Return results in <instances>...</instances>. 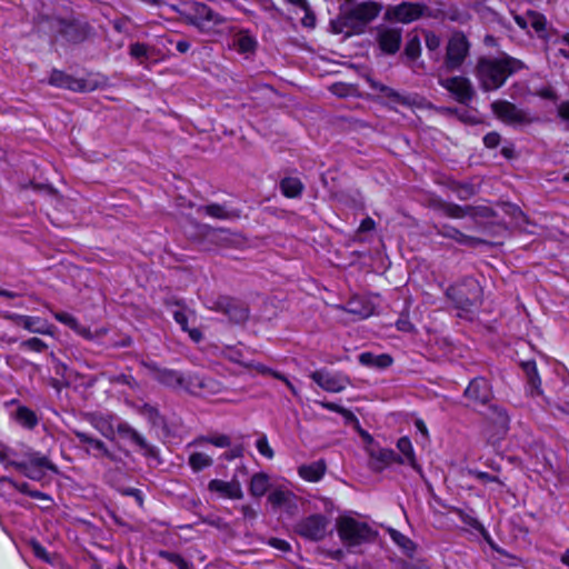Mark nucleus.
<instances>
[{
  "label": "nucleus",
  "instance_id": "0eeeda50",
  "mask_svg": "<svg viewBox=\"0 0 569 569\" xmlns=\"http://www.w3.org/2000/svg\"><path fill=\"white\" fill-rule=\"evenodd\" d=\"M48 83L73 92H90L98 87L97 82L92 80L74 78L58 69L51 71Z\"/></svg>",
  "mask_w": 569,
  "mask_h": 569
},
{
  "label": "nucleus",
  "instance_id": "c03bdc74",
  "mask_svg": "<svg viewBox=\"0 0 569 569\" xmlns=\"http://www.w3.org/2000/svg\"><path fill=\"white\" fill-rule=\"evenodd\" d=\"M425 42L426 47L430 52H436L437 56H439V48L441 46V39L439 36H437L432 31H426L425 32ZM436 60H438V57H436Z\"/></svg>",
  "mask_w": 569,
  "mask_h": 569
},
{
  "label": "nucleus",
  "instance_id": "7ed1b4c3",
  "mask_svg": "<svg viewBox=\"0 0 569 569\" xmlns=\"http://www.w3.org/2000/svg\"><path fill=\"white\" fill-rule=\"evenodd\" d=\"M337 531L340 540L348 548L373 542L378 536V532L368 523L352 517H340L337 520Z\"/></svg>",
  "mask_w": 569,
  "mask_h": 569
},
{
  "label": "nucleus",
  "instance_id": "e433bc0d",
  "mask_svg": "<svg viewBox=\"0 0 569 569\" xmlns=\"http://www.w3.org/2000/svg\"><path fill=\"white\" fill-rule=\"evenodd\" d=\"M27 465H30L32 467H40L44 468L47 470H50L54 473L58 472V468L54 463L50 461V459L47 456H42L39 452H29L28 453V461Z\"/></svg>",
  "mask_w": 569,
  "mask_h": 569
},
{
  "label": "nucleus",
  "instance_id": "f3484780",
  "mask_svg": "<svg viewBox=\"0 0 569 569\" xmlns=\"http://www.w3.org/2000/svg\"><path fill=\"white\" fill-rule=\"evenodd\" d=\"M423 7L419 3L402 2L398 6L388 8L386 17L402 23H410L422 16Z\"/></svg>",
  "mask_w": 569,
  "mask_h": 569
},
{
  "label": "nucleus",
  "instance_id": "423d86ee",
  "mask_svg": "<svg viewBox=\"0 0 569 569\" xmlns=\"http://www.w3.org/2000/svg\"><path fill=\"white\" fill-rule=\"evenodd\" d=\"M470 42L462 31H455L446 46L445 67L448 71L461 68L469 56Z\"/></svg>",
  "mask_w": 569,
  "mask_h": 569
},
{
  "label": "nucleus",
  "instance_id": "f8f14e48",
  "mask_svg": "<svg viewBox=\"0 0 569 569\" xmlns=\"http://www.w3.org/2000/svg\"><path fill=\"white\" fill-rule=\"evenodd\" d=\"M199 231L204 238L218 246L237 248L243 243V238L240 233L231 232L224 228L200 224Z\"/></svg>",
  "mask_w": 569,
  "mask_h": 569
},
{
  "label": "nucleus",
  "instance_id": "603ef678",
  "mask_svg": "<svg viewBox=\"0 0 569 569\" xmlns=\"http://www.w3.org/2000/svg\"><path fill=\"white\" fill-rule=\"evenodd\" d=\"M320 406L329 411H332V412H337V413H340L347 418H355L353 413L349 410H347L346 408L337 405V403H333V402H319Z\"/></svg>",
  "mask_w": 569,
  "mask_h": 569
},
{
  "label": "nucleus",
  "instance_id": "ea45409f",
  "mask_svg": "<svg viewBox=\"0 0 569 569\" xmlns=\"http://www.w3.org/2000/svg\"><path fill=\"white\" fill-rule=\"evenodd\" d=\"M159 557L176 565L178 569H193V565L176 552L161 550Z\"/></svg>",
  "mask_w": 569,
  "mask_h": 569
},
{
  "label": "nucleus",
  "instance_id": "774afa93",
  "mask_svg": "<svg viewBox=\"0 0 569 569\" xmlns=\"http://www.w3.org/2000/svg\"><path fill=\"white\" fill-rule=\"evenodd\" d=\"M173 319L176 320L177 323L180 325V327L183 331L188 330V317L183 310H180V309L174 310Z\"/></svg>",
  "mask_w": 569,
  "mask_h": 569
},
{
  "label": "nucleus",
  "instance_id": "bb28decb",
  "mask_svg": "<svg viewBox=\"0 0 569 569\" xmlns=\"http://www.w3.org/2000/svg\"><path fill=\"white\" fill-rule=\"evenodd\" d=\"M358 360L362 366L376 369H386L393 362L392 357L388 353L376 355L369 351L360 353Z\"/></svg>",
  "mask_w": 569,
  "mask_h": 569
},
{
  "label": "nucleus",
  "instance_id": "79ce46f5",
  "mask_svg": "<svg viewBox=\"0 0 569 569\" xmlns=\"http://www.w3.org/2000/svg\"><path fill=\"white\" fill-rule=\"evenodd\" d=\"M149 51V46L141 42L131 43L129 47V54L133 59L139 60L140 63H142L143 59H148L150 57Z\"/></svg>",
  "mask_w": 569,
  "mask_h": 569
},
{
  "label": "nucleus",
  "instance_id": "412c9836",
  "mask_svg": "<svg viewBox=\"0 0 569 569\" xmlns=\"http://www.w3.org/2000/svg\"><path fill=\"white\" fill-rule=\"evenodd\" d=\"M433 230L436 234L441 236L443 238L452 239L459 244L473 247L481 242L480 239L465 234L457 228L450 224H435Z\"/></svg>",
  "mask_w": 569,
  "mask_h": 569
},
{
  "label": "nucleus",
  "instance_id": "8fccbe9b",
  "mask_svg": "<svg viewBox=\"0 0 569 569\" xmlns=\"http://www.w3.org/2000/svg\"><path fill=\"white\" fill-rule=\"evenodd\" d=\"M202 441L211 443L219 448H227L231 445L230 438L226 435L207 437V438H203Z\"/></svg>",
  "mask_w": 569,
  "mask_h": 569
},
{
  "label": "nucleus",
  "instance_id": "49530a36",
  "mask_svg": "<svg viewBox=\"0 0 569 569\" xmlns=\"http://www.w3.org/2000/svg\"><path fill=\"white\" fill-rule=\"evenodd\" d=\"M21 348L29 349L36 352H42L48 348V345L39 338H30L21 342Z\"/></svg>",
  "mask_w": 569,
  "mask_h": 569
},
{
  "label": "nucleus",
  "instance_id": "473e14b6",
  "mask_svg": "<svg viewBox=\"0 0 569 569\" xmlns=\"http://www.w3.org/2000/svg\"><path fill=\"white\" fill-rule=\"evenodd\" d=\"M56 320L59 322L68 326L70 329H72L78 335L84 337V338H91V332L89 328L83 327L79 323V321L70 313L68 312H52Z\"/></svg>",
  "mask_w": 569,
  "mask_h": 569
},
{
  "label": "nucleus",
  "instance_id": "864d4df0",
  "mask_svg": "<svg viewBox=\"0 0 569 569\" xmlns=\"http://www.w3.org/2000/svg\"><path fill=\"white\" fill-rule=\"evenodd\" d=\"M556 44L558 47V53L569 59V33L563 34L560 39L556 41Z\"/></svg>",
  "mask_w": 569,
  "mask_h": 569
},
{
  "label": "nucleus",
  "instance_id": "4c0bfd02",
  "mask_svg": "<svg viewBox=\"0 0 569 569\" xmlns=\"http://www.w3.org/2000/svg\"><path fill=\"white\" fill-rule=\"evenodd\" d=\"M188 462L194 472H199L204 468L210 467L213 463V460L210 456L203 452H193L190 455Z\"/></svg>",
  "mask_w": 569,
  "mask_h": 569
},
{
  "label": "nucleus",
  "instance_id": "5701e85b",
  "mask_svg": "<svg viewBox=\"0 0 569 569\" xmlns=\"http://www.w3.org/2000/svg\"><path fill=\"white\" fill-rule=\"evenodd\" d=\"M230 46L239 53L248 54L256 51L258 41L249 30L240 29L232 34Z\"/></svg>",
  "mask_w": 569,
  "mask_h": 569
},
{
  "label": "nucleus",
  "instance_id": "2eb2a0df",
  "mask_svg": "<svg viewBox=\"0 0 569 569\" xmlns=\"http://www.w3.org/2000/svg\"><path fill=\"white\" fill-rule=\"evenodd\" d=\"M439 84L452 93L456 100L462 104H468L475 96L470 80L465 77L440 79Z\"/></svg>",
  "mask_w": 569,
  "mask_h": 569
},
{
  "label": "nucleus",
  "instance_id": "dca6fc26",
  "mask_svg": "<svg viewBox=\"0 0 569 569\" xmlns=\"http://www.w3.org/2000/svg\"><path fill=\"white\" fill-rule=\"evenodd\" d=\"M143 366L148 369L152 379L157 380L159 383L169 388L184 389L187 377L181 372L173 369L160 368L154 362L143 363Z\"/></svg>",
  "mask_w": 569,
  "mask_h": 569
},
{
  "label": "nucleus",
  "instance_id": "6ab92c4d",
  "mask_svg": "<svg viewBox=\"0 0 569 569\" xmlns=\"http://www.w3.org/2000/svg\"><path fill=\"white\" fill-rule=\"evenodd\" d=\"M117 432L120 437L130 439L136 446L143 450V455L149 458L158 459L159 450L147 442L133 427L126 421H120L117 425Z\"/></svg>",
  "mask_w": 569,
  "mask_h": 569
},
{
  "label": "nucleus",
  "instance_id": "680f3d73",
  "mask_svg": "<svg viewBox=\"0 0 569 569\" xmlns=\"http://www.w3.org/2000/svg\"><path fill=\"white\" fill-rule=\"evenodd\" d=\"M268 545L282 552H288L291 549L290 543L280 538H270Z\"/></svg>",
  "mask_w": 569,
  "mask_h": 569
},
{
  "label": "nucleus",
  "instance_id": "2f4dec72",
  "mask_svg": "<svg viewBox=\"0 0 569 569\" xmlns=\"http://www.w3.org/2000/svg\"><path fill=\"white\" fill-rule=\"evenodd\" d=\"M279 187L282 194L287 198H299L305 190L302 181L296 177L283 178Z\"/></svg>",
  "mask_w": 569,
  "mask_h": 569
},
{
  "label": "nucleus",
  "instance_id": "6e6d98bb",
  "mask_svg": "<svg viewBox=\"0 0 569 569\" xmlns=\"http://www.w3.org/2000/svg\"><path fill=\"white\" fill-rule=\"evenodd\" d=\"M30 547L37 558L49 562V555L46 548L40 542L32 540L30 542Z\"/></svg>",
  "mask_w": 569,
  "mask_h": 569
},
{
  "label": "nucleus",
  "instance_id": "69168bd1",
  "mask_svg": "<svg viewBox=\"0 0 569 569\" xmlns=\"http://www.w3.org/2000/svg\"><path fill=\"white\" fill-rule=\"evenodd\" d=\"M94 427L107 438H112L113 427L106 420H99Z\"/></svg>",
  "mask_w": 569,
  "mask_h": 569
},
{
  "label": "nucleus",
  "instance_id": "f03ea898",
  "mask_svg": "<svg viewBox=\"0 0 569 569\" xmlns=\"http://www.w3.org/2000/svg\"><path fill=\"white\" fill-rule=\"evenodd\" d=\"M525 67L521 60L508 54L499 58L481 57L476 66V77L483 91H492L501 88L510 76Z\"/></svg>",
  "mask_w": 569,
  "mask_h": 569
},
{
  "label": "nucleus",
  "instance_id": "c9c22d12",
  "mask_svg": "<svg viewBox=\"0 0 569 569\" xmlns=\"http://www.w3.org/2000/svg\"><path fill=\"white\" fill-rule=\"evenodd\" d=\"M10 465L22 472L26 477L34 481H40L46 476L44 468L32 467L26 462L18 461H10Z\"/></svg>",
  "mask_w": 569,
  "mask_h": 569
},
{
  "label": "nucleus",
  "instance_id": "f704fd0d",
  "mask_svg": "<svg viewBox=\"0 0 569 569\" xmlns=\"http://www.w3.org/2000/svg\"><path fill=\"white\" fill-rule=\"evenodd\" d=\"M269 477L263 472L254 473L251 478L249 491L253 497H262L269 489Z\"/></svg>",
  "mask_w": 569,
  "mask_h": 569
},
{
  "label": "nucleus",
  "instance_id": "9b49d317",
  "mask_svg": "<svg viewBox=\"0 0 569 569\" xmlns=\"http://www.w3.org/2000/svg\"><path fill=\"white\" fill-rule=\"evenodd\" d=\"M184 389L197 396H213L222 391V383L211 377L200 376L198 373H189Z\"/></svg>",
  "mask_w": 569,
  "mask_h": 569
},
{
  "label": "nucleus",
  "instance_id": "a19ab883",
  "mask_svg": "<svg viewBox=\"0 0 569 569\" xmlns=\"http://www.w3.org/2000/svg\"><path fill=\"white\" fill-rule=\"evenodd\" d=\"M421 53L420 39L417 34L409 38L405 47V54L410 60H416Z\"/></svg>",
  "mask_w": 569,
  "mask_h": 569
},
{
  "label": "nucleus",
  "instance_id": "1a4fd4ad",
  "mask_svg": "<svg viewBox=\"0 0 569 569\" xmlns=\"http://www.w3.org/2000/svg\"><path fill=\"white\" fill-rule=\"evenodd\" d=\"M54 30L70 43L83 42L91 33L89 23L76 19H58L53 24Z\"/></svg>",
  "mask_w": 569,
  "mask_h": 569
},
{
  "label": "nucleus",
  "instance_id": "0e129e2a",
  "mask_svg": "<svg viewBox=\"0 0 569 569\" xmlns=\"http://www.w3.org/2000/svg\"><path fill=\"white\" fill-rule=\"evenodd\" d=\"M530 21L532 28L539 32L546 29V18L539 13H531Z\"/></svg>",
  "mask_w": 569,
  "mask_h": 569
},
{
  "label": "nucleus",
  "instance_id": "c756f323",
  "mask_svg": "<svg viewBox=\"0 0 569 569\" xmlns=\"http://www.w3.org/2000/svg\"><path fill=\"white\" fill-rule=\"evenodd\" d=\"M21 327L32 333L53 335V326L40 317L27 316Z\"/></svg>",
  "mask_w": 569,
  "mask_h": 569
},
{
  "label": "nucleus",
  "instance_id": "37998d69",
  "mask_svg": "<svg viewBox=\"0 0 569 569\" xmlns=\"http://www.w3.org/2000/svg\"><path fill=\"white\" fill-rule=\"evenodd\" d=\"M222 355L229 361L246 367L247 361H244L243 352L240 349H238L236 347L227 346L223 348Z\"/></svg>",
  "mask_w": 569,
  "mask_h": 569
},
{
  "label": "nucleus",
  "instance_id": "f257e3e1",
  "mask_svg": "<svg viewBox=\"0 0 569 569\" xmlns=\"http://www.w3.org/2000/svg\"><path fill=\"white\" fill-rule=\"evenodd\" d=\"M381 6L375 1L357 3L348 0L340 7L338 17L330 21V29L336 34L361 33L366 26L379 16Z\"/></svg>",
  "mask_w": 569,
  "mask_h": 569
},
{
  "label": "nucleus",
  "instance_id": "a211bd4d",
  "mask_svg": "<svg viewBox=\"0 0 569 569\" xmlns=\"http://www.w3.org/2000/svg\"><path fill=\"white\" fill-rule=\"evenodd\" d=\"M377 42L383 53L395 54L399 51L402 42V30L400 28L382 27L377 32Z\"/></svg>",
  "mask_w": 569,
  "mask_h": 569
},
{
  "label": "nucleus",
  "instance_id": "bf43d9fd",
  "mask_svg": "<svg viewBox=\"0 0 569 569\" xmlns=\"http://www.w3.org/2000/svg\"><path fill=\"white\" fill-rule=\"evenodd\" d=\"M458 513L463 523L470 526L476 530L482 529V525L475 517L463 512L462 510H458Z\"/></svg>",
  "mask_w": 569,
  "mask_h": 569
},
{
  "label": "nucleus",
  "instance_id": "9d476101",
  "mask_svg": "<svg viewBox=\"0 0 569 569\" xmlns=\"http://www.w3.org/2000/svg\"><path fill=\"white\" fill-rule=\"evenodd\" d=\"M310 378L323 390L328 392H341L347 386L351 385L348 376L341 372H330L327 369L316 370L310 373Z\"/></svg>",
  "mask_w": 569,
  "mask_h": 569
},
{
  "label": "nucleus",
  "instance_id": "7c9ffc66",
  "mask_svg": "<svg viewBox=\"0 0 569 569\" xmlns=\"http://www.w3.org/2000/svg\"><path fill=\"white\" fill-rule=\"evenodd\" d=\"M397 448L402 453V459L405 460V463L410 465L412 469L421 473L422 469L416 460L413 447L410 439L408 437H401L397 441Z\"/></svg>",
  "mask_w": 569,
  "mask_h": 569
},
{
  "label": "nucleus",
  "instance_id": "5fc2aeb1",
  "mask_svg": "<svg viewBox=\"0 0 569 569\" xmlns=\"http://www.w3.org/2000/svg\"><path fill=\"white\" fill-rule=\"evenodd\" d=\"M248 369H253L260 375H270L273 377V373H279L278 371L272 370L271 368L254 361H247L246 367Z\"/></svg>",
  "mask_w": 569,
  "mask_h": 569
},
{
  "label": "nucleus",
  "instance_id": "393cba45",
  "mask_svg": "<svg viewBox=\"0 0 569 569\" xmlns=\"http://www.w3.org/2000/svg\"><path fill=\"white\" fill-rule=\"evenodd\" d=\"M369 456L379 463L378 468L382 469L391 463L403 465L405 460L401 456L397 455L392 449L381 448L378 445L369 446L367 448Z\"/></svg>",
  "mask_w": 569,
  "mask_h": 569
},
{
  "label": "nucleus",
  "instance_id": "a18cd8bd",
  "mask_svg": "<svg viewBox=\"0 0 569 569\" xmlns=\"http://www.w3.org/2000/svg\"><path fill=\"white\" fill-rule=\"evenodd\" d=\"M391 537L393 541L400 546L406 552L411 553L415 550V543L405 535L392 530Z\"/></svg>",
  "mask_w": 569,
  "mask_h": 569
},
{
  "label": "nucleus",
  "instance_id": "39448f33",
  "mask_svg": "<svg viewBox=\"0 0 569 569\" xmlns=\"http://www.w3.org/2000/svg\"><path fill=\"white\" fill-rule=\"evenodd\" d=\"M491 110L500 121L513 127L528 126L537 120L527 109L519 108L507 100L493 101Z\"/></svg>",
  "mask_w": 569,
  "mask_h": 569
},
{
  "label": "nucleus",
  "instance_id": "6e6552de",
  "mask_svg": "<svg viewBox=\"0 0 569 569\" xmlns=\"http://www.w3.org/2000/svg\"><path fill=\"white\" fill-rule=\"evenodd\" d=\"M328 519L322 515H311L296 525V532L310 541L322 540L328 531Z\"/></svg>",
  "mask_w": 569,
  "mask_h": 569
},
{
  "label": "nucleus",
  "instance_id": "052dcab7",
  "mask_svg": "<svg viewBox=\"0 0 569 569\" xmlns=\"http://www.w3.org/2000/svg\"><path fill=\"white\" fill-rule=\"evenodd\" d=\"M558 117L566 122V129L569 130V101H562L557 108Z\"/></svg>",
  "mask_w": 569,
  "mask_h": 569
},
{
  "label": "nucleus",
  "instance_id": "e2e57ef3",
  "mask_svg": "<svg viewBox=\"0 0 569 569\" xmlns=\"http://www.w3.org/2000/svg\"><path fill=\"white\" fill-rule=\"evenodd\" d=\"M120 492L123 496L133 497L140 507L143 506V496H142L141 490H139L137 488H123V489H120Z\"/></svg>",
  "mask_w": 569,
  "mask_h": 569
},
{
  "label": "nucleus",
  "instance_id": "cd10ccee",
  "mask_svg": "<svg viewBox=\"0 0 569 569\" xmlns=\"http://www.w3.org/2000/svg\"><path fill=\"white\" fill-rule=\"evenodd\" d=\"M327 466L325 460L320 459L298 468L299 476L310 482L319 481L326 472Z\"/></svg>",
  "mask_w": 569,
  "mask_h": 569
},
{
  "label": "nucleus",
  "instance_id": "ddd939ff",
  "mask_svg": "<svg viewBox=\"0 0 569 569\" xmlns=\"http://www.w3.org/2000/svg\"><path fill=\"white\" fill-rule=\"evenodd\" d=\"M213 309L224 313L231 321L236 323H242L249 317V309L247 306L243 302L228 296L219 297L213 302Z\"/></svg>",
  "mask_w": 569,
  "mask_h": 569
},
{
  "label": "nucleus",
  "instance_id": "4468645a",
  "mask_svg": "<svg viewBox=\"0 0 569 569\" xmlns=\"http://www.w3.org/2000/svg\"><path fill=\"white\" fill-rule=\"evenodd\" d=\"M463 396L469 401L468 406L478 407L490 402L492 391L487 379L477 377L469 382Z\"/></svg>",
  "mask_w": 569,
  "mask_h": 569
},
{
  "label": "nucleus",
  "instance_id": "4d7b16f0",
  "mask_svg": "<svg viewBox=\"0 0 569 569\" xmlns=\"http://www.w3.org/2000/svg\"><path fill=\"white\" fill-rule=\"evenodd\" d=\"M1 481L8 482L10 486H12L19 492L24 493L27 496H29V492H31V489H30V486L28 482H17L16 480H13L9 477H3L1 479Z\"/></svg>",
  "mask_w": 569,
  "mask_h": 569
},
{
  "label": "nucleus",
  "instance_id": "72a5a7b5",
  "mask_svg": "<svg viewBox=\"0 0 569 569\" xmlns=\"http://www.w3.org/2000/svg\"><path fill=\"white\" fill-rule=\"evenodd\" d=\"M523 371L526 372L528 383L530 386V393L541 395V379L538 375L537 366L535 361H526L522 363Z\"/></svg>",
  "mask_w": 569,
  "mask_h": 569
},
{
  "label": "nucleus",
  "instance_id": "20e7f679",
  "mask_svg": "<svg viewBox=\"0 0 569 569\" xmlns=\"http://www.w3.org/2000/svg\"><path fill=\"white\" fill-rule=\"evenodd\" d=\"M446 296L455 303L456 308L469 311L472 307L481 303L482 289L476 279L467 277L450 286Z\"/></svg>",
  "mask_w": 569,
  "mask_h": 569
},
{
  "label": "nucleus",
  "instance_id": "338daca9",
  "mask_svg": "<svg viewBox=\"0 0 569 569\" xmlns=\"http://www.w3.org/2000/svg\"><path fill=\"white\" fill-rule=\"evenodd\" d=\"M500 142V134L498 132H489L483 137V143L487 148H496Z\"/></svg>",
  "mask_w": 569,
  "mask_h": 569
},
{
  "label": "nucleus",
  "instance_id": "c85d7f7f",
  "mask_svg": "<svg viewBox=\"0 0 569 569\" xmlns=\"http://www.w3.org/2000/svg\"><path fill=\"white\" fill-rule=\"evenodd\" d=\"M12 418L18 425L28 430L34 429L39 423L37 413L26 406H19L12 413Z\"/></svg>",
  "mask_w": 569,
  "mask_h": 569
},
{
  "label": "nucleus",
  "instance_id": "3c124183",
  "mask_svg": "<svg viewBox=\"0 0 569 569\" xmlns=\"http://www.w3.org/2000/svg\"><path fill=\"white\" fill-rule=\"evenodd\" d=\"M268 500L273 507H280L287 502L288 493L281 490H274L269 495Z\"/></svg>",
  "mask_w": 569,
  "mask_h": 569
},
{
  "label": "nucleus",
  "instance_id": "b1692460",
  "mask_svg": "<svg viewBox=\"0 0 569 569\" xmlns=\"http://www.w3.org/2000/svg\"><path fill=\"white\" fill-rule=\"evenodd\" d=\"M208 489L211 492H217L223 498L241 499L243 493L241 486L238 481H223L220 479H213L208 483Z\"/></svg>",
  "mask_w": 569,
  "mask_h": 569
},
{
  "label": "nucleus",
  "instance_id": "09e8293b",
  "mask_svg": "<svg viewBox=\"0 0 569 569\" xmlns=\"http://www.w3.org/2000/svg\"><path fill=\"white\" fill-rule=\"evenodd\" d=\"M256 447L258 449V451L260 452V455L264 456L266 458L268 459H272L273 456H274V452L273 450L270 448L269 443H268V439L266 436H262L260 437L257 442H256Z\"/></svg>",
  "mask_w": 569,
  "mask_h": 569
},
{
  "label": "nucleus",
  "instance_id": "de8ad7c7",
  "mask_svg": "<svg viewBox=\"0 0 569 569\" xmlns=\"http://www.w3.org/2000/svg\"><path fill=\"white\" fill-rule=\"evenodd\" d=\"M453 190L460 200H468L476 194V189L471 183H459Z\"/></svg>",
  "mask_w": 569,
  "mask_h": 569
},
{
  "label": "nucleus",
  "instance_id": "a878e982",
  "mask_svg": "<svg viewBox=\"0 0 569 569\" xmlns=\"http://www.w3.org/2000/svg\"><path fill=\"white\" fill-rule=\"evenodd\" d=\"M433 208L445 214L446 217L453 219H461L467 216H475V208L471 206H459L457 203L447 202L443 200H437L433 203Z\"/></svg>",
  "mask_w": 569,
  "mask_h": 569
},
{
  "label": "nucleus",
  "instance_id": "13d9d810",
  "mask_svg": "<svg viewBox=\"0 0 569 569\" xmlns=\"http://www.w3.org/2000/svg\"><path fill=\"white\" fill-rule=\"evenodd\" d=\"M305 16L301 19V24L306 28L313 29L316 27V14L311 10L310 6L308 9H303Z\"/></svg>",
  "mask_w": 569,
  "mask_h": 569
},
{
  "label": "nucleus",
  "instance_id": "4be33fe9",
  "mask_svg": "<svg viewBox=\"0 0 569 569\" xmlns=\"http://www.w3.org/2000/svg\"><path fill=\"white\" fill-rule=\"evenodd\" d=\"M198 211L220 220H237L241 217L240 209L230 208L227 204L220 203H209L201 206Z\"/></svg>",
  "mask_w": 569,
  "mask_h": 569
},
{
  "label": "nucleus",
  "instance_id": "58836bf2",
  "mask_svg": "<svg viewBox=\"0 0 569 569\" xmlns=\"http://www.w3.org/2000/svg\"><path fill=\"white\" fill-rule=\"evenodd\" d=\"M138 410L153 427H159L164 423L163 417L156 407L143 403Z\"/></svg>",
  "mask_w": 569,
  "mask_h": 569
},
{
  "label": "nucleus",
  "instance_id": "aec40b11",
  "mask_svg": "<svg viewBox=\"0 0 569 569\" xmlns=\"http://www.w3.org/2000/svg\"><path fill=\"white\" fill-rule=\"evenodd\" d=\"M72 432L82 446H87V453L92 455L94 458L106 457L111 461L116 460V456L108 449L102 440L81 430L74 429Z\"/></svg>",
  "mask_w": 569,
  "mask_h": 569
}]
</instances>
